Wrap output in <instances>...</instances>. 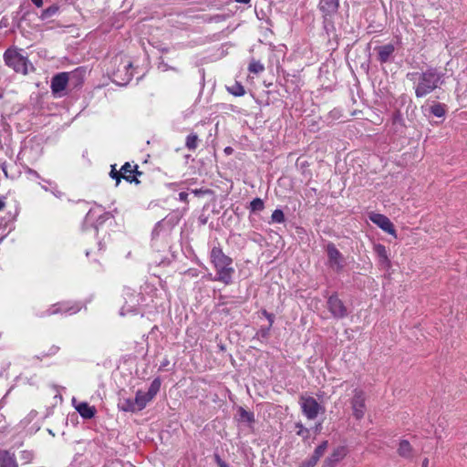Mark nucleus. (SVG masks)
Segmentation results:
<instances>
[{
    "instance_id": "nucleus-1",
    "label": "nucleus",
    "mask_w": 467,
    "mask_h": 467,
    "mask_svg": "<svg viewBox=\"0 0 467 467\" xmlns=\"http://www.w3.org/2000/svg\"><path fill=\"white\" fill-rule=\"evenodd\" d=\"M407 78L414 83L417 98L427 96L443 83V74L433 67L424 72H410Z\"/></svg>"
},
{
    "instance_id": "nucleus-2",
    "label": "nucleus",
    "mask_w": 467,
    "mask_h": 467,
    "mask_svg": "<svg viewBox=\"0 0 467 467\" xmlns=\"http://www.w3.org/2000/svg\"><path fill=\"white\" fill-rule=\"evenodd\" d=\"M211 260L216 269V277L214 280L220 281L224 285L232 283L234 269L232 266L233 260L225 255L221 248L213 247L211 251Z\"/></svg>"
},
{
    "instance_id": "nucleus-3",
    "label": "nucleus",
    "mask_w": 467,
    "mask_h": 467,
    "mask_svg": "<svg viewBox=\"0 0 467 467\" xmlns=\"http://www.w3.org/2000/svg\"><path fill=\"white\" fill-rule=\"evenodd\" d=\"M299 404L303 414L308 420H315L320 412H324L325 409L315 398L310 396H301Z\"/></svg>"
},
{
    "instance_id": "nucleus-4",
    "label": "nucleus",
    "mask_w": 467,
    "mask_h": 467,
    "mask_svg": "<svg viewBox=\"0 0 467 467\" xmlns=\"http://www.w3.org/2000/svg\"><path fill=\"white\" fill-rule=\"evenodd\" d=\"M4 57L6 65L12 67L16 72L24 75L27 74L28 60L26 57L13 50H6Z\"/></svg>"
},
{
    "instance_id": "nucleus-5",
    "label": "nucleus",
    "mask_w": 467,
    "mask_h": 467,
    "mask_svg": "<svg viewBox=\"0 0 467 467\" xmlns=\"http://www.w3.org/2000/svg\"><path fill=\"white\" fill-rule=\"evenodd\" d=\"M74 78H79V73L78 71L57 74L51 80L52 92L54 94H60Z\"/></svg>"
},
{
    "instance_id": "nucleus-6",
    "label": "nucleus",
    "mask_w": 467,
    "mask_h": 467,
    "mask_svg": "<svg viewBox=\"0 0 467 467\" xmlns=\"http://www.w3.org/2000/svg\"><path fill=\"white\" fill-rule=\"evenodd\" d=\"M329 266L336 272H340L345 266V259L339 250L332 243L327 245Z\"/></svg>"
},
{
    "instance_id": "nucleus-7",
    "label": "nucleus",
    "mask_w": 467,
    "mask_h": 467,
    "mask_svg": "<svg viewBox=\"0 0 467 467\" xmlns=\"http://www.w3.org/2000/svg\"><path fill=\"white\" fill-rule=\"evenodd\" d=\"M327 308L333 317L344 318L348 316V309L343 301L338 298L337 295L330 296L327 302Z\"/></svg>"
},
{
    "instance_id": "nucleus-8",
    "label": "nucleus",
    "mask_w": 467,
    "mask_h": 467,
    "mask_svg": "<svg viewBox=\"0 0 467 467\" xmlns=\"http://www.w3.org/2000/svg\"><path fill=\"white\" fill-rule=\"evenodd\" d=\"M353 415L357 420L363 418L365 414V393L360 389L354 390V396L351 400Z\"/></svg>"
},
{
    "instance_id": "nucleus-9",
    "label": "nucleus",
    "mask_w": 467,
    "mask_h": 467,
    "mask_svg": "<svg viewBox=\"0 0 467 467\" xmlns=\"http://www.w3.org/2000/svg\"><path fill=\"white\" fill-rule=\"evenodd\" d=\"M369 220L377 224L384 232L396 237V230L391 221L384 214L372 213L369 214Z\"/></svg>"
},
{
    "instance_id": "nucleus-10",
    "label": "nucleus",
    "mask_w": 467,
    "mask_h": 467,
    "mask_svg": "<svg viewBox=\"0 0 467 467\" xmlns=\"http://www.w3.org/2000/svg\"><path fill=\"white\" fill-rule=\"evenodd\" d=\"M347 455L346 448L339 446L324 461L323 467H335Z\"/></svg>"
},
{
    "instance_id": "nucleus-11",
    "label": "nucleus",
    "mask_w": 467,
    "mask_h": 467,
    "mask_svg": "<svg viewBox=\"0 0 467 467\" xmlns=\"http://www.w3.org/2000/svg\"><path fill=\"white\" fill-rule=\"evenodd\" d=\"M0 467H18L15 453L0 449Z\"/></svg>"
},
{
    "instance_id": "nucleus-12",
    "label": "nucleus",
    "mask_w": 467,
    "mask_h": 467,
    "mask_svg": "<svg viewBox=\"0 0 467 467\" xmlns=\"http://www.w3.org/2000/svg\"><path fill=\"white\" fill-rule=\"evenodd\" d=\"M378 51V60L380 63H386L389 60L390 57L395 51V47L392 44H387L375 48Z\"/></svg>"
},
{
    "instance_id": "nucleus-13",
    "label": "nucleus",
    "mask_w": 467,
    "mask_h": 467,
    "mask_svg": "<svg viewBox=\"0 0 467 467\" xmlns=\"http://www.w3.org/2000/svg\"><path fill=\"white\" fill-rule=\"evenodd\" d=\"M398 454L405 459H411L413 457V449L407 440L400 441Z\"/></svg>"
},
{
    "instance_id": "nucleus-14",
    "label": "nucleus",
    "mask_w": 467,
    "mask_h": 467,
    "mask_svg": "<svg viewBox=\"0 0 467 467\" xmlns=\"http://www.w3.org/2000/svg\"><path fill=\"white\" fill-rule=\"evenodd\" d=\"M76 410L84 419H91L96 413V409L89 406L87 402H81L76 406Z\"/></svg>"
},
{
    "instance_id": "nucleus-15",
    "label": "nucleus",
    "mask_w": 467,
    "mask_h": 467,
    "mask_svg": "<svg viewBox=\"0 0 467 467\" xmlns=\"http://www.w3.org/2000/svg\"><path fill=\"white\" fill-rule=\"evenodd\" d=\"M120 176L125 179L127 182H135L136 184L140 183V181L131 174L133 173V169L129 162H126L120 169Z\"/></svg>"
},
{
    "instance_id": "nucleus-16",
    "label": "nucleus",
    "mask_w": 467,
    "mask_h": 467,
    "mask_svg": "<svg viewBox=\"0 0 467 467\" xmlns=\"http://www.w3.org/2000/svg\"><path fill=\"white\" fill-rule=\"evenodd\" d=\"M150 400L151 399L149 398L145 392L138 390L134 399V404L137 405L136 409H138L140 411L143 410Z\"/></svg>"
},
{
    "instance_id": "nucleus-17",
    "label": "nucleus",
    "mask_w": 467,
    "mask_h": 467,
    "mask_svg": "<svg viewBox=\"0 0 467 467\" xmlns=\"http://www.w3.org/2000/svg\"><path fill=\"white\" fill-rule=\"evenodd\" d=\"M319 6L325 14L334 13L338 7V0H320Z\"/></svg>"
},
{
    "instance_id": "nucleus-18",
    "label": "nucleus",
    "mask_w": 467,
    "mask_h": 467,
    "mask_svg": "<svg viewBox=\"0 0 467 467\" xmlns=\"http://www.w3.org/2000/svg\"><path fill=\"white\" fill-rule=\"evenodd\" d=\"M374 251L379 258V263L382 265L389 266V260L388 257V253H387L386 247L383 244H375Z\"/></svg>"
},
{
    "instance_id": "nucleus-19",
    "label": "nucleus",
    "mask_w": 467,
    "mask_h": 467,
    "mask_svg": "<svg viewBox=\"0 0 467 467\" xmlns=\"http://www.w3.org/2000/svg\"><path fill=\"white\" fill-rule=\"evenodd\" d=\"M227 90L235 97H241L245 94L244 86L239 82H235L234 85L227 87Z\"/></svg>"
},
{
    "instance_id": "nucleus-20",
    "label": "nucleus",
    "mask_w": 467,
    "mask_h": 467,
    "mask_svg": "<svg viewBox=\"0 0 467 467\" xmlns=\"http://www.w3.org/2000/svg\"><path fill=\"white\" fill-rule=\"evenodd\" d=\"M199 138L197 134L192 133L186 138L185 146L189 150H194L198 146Z\"/></svg>"
},
{
    "instance_id": "nucleus-21",
    "label": "nucleus",
    "mask_w": 467,
    "mask_h": 467,
    "mask_svg": "<svg viewBox=\"0 0 467 467\" xmlns=\"http://www.w3.org/2000/svg\"><path fill=\"white\" fill-rule=\"evenodd\" d=\"M161 388V380L155 379L151 383L147 392H145L151 400L156 396Z\"/></svg>"
},
{
    "instance_id": "nucleus-22",
    "label": "nucleus",
    "mask_w": 467,
    "mask_h": 467,
    "mask_svg": "<svg viewBox=\"0 0 467 467\" xmlns=\"http://www.w3.org/2000/svg\"><path fill=\"white\" fill-rule=\"evenodd\" d=\"M327 446H328L327 441H322V443L315 449L314 453L311 457H313L315 460H317L318 462L319 459L324 455L325 451H327Z\"/></svg>"
},
{
    "instance_id": "nucleus-23",
    "label": "nucleus",
    "mask_w": 467,
    "mask_h": 467,
    "mask_svg": "<svg viewBox=\"0 0 467 467\" xmlns=\"http://www.w3.org/2000/svg\"><path fill=\"white\" fill-rule=\"evenodd\" d=\"M249 209L252 213L263 211L265 209L264 201L261 198H254L250 202Z\"/></svg>"
},
{
    "instance_id": "nucleus-24",
    "label": "nucleus",
    "mask_w": 467,
    "mask_h": 467,
    "mask_svg": "<svg viewBox=\"0 0 467 467\" xmlns=\"http://www.w3.org/2000/svg\"><path fill=\"white\" fill-rule=\"evenodd\" d=\"M248 70L251 73L259 74L265 70V67L260 61L253 59L248 66Z\"/></svg>"
},
{
    "instance_id": "nucleus-25",
    "label": "nucleus",
    "mask_w": 467,
    "mask_h": 467,
    "mask_svg": "<svg viewBox=\"0 0 467 467\" xmlns=\"http://www.w3.org/2000/svg\"><path fill=\"white\" fill-rule=\"evenodd\" d=\"M240 420L252 423L254 421V413L245 410L244 408L240 407L238 410Z\"/></svg>"
},
{
    "instance_id": "nucleus-26",
    "label": "nucleus",
    "mask_w": 467,
    "mask_h": 467,
    "mask_svg": "<svg viewBox=\"0 0 467 467\" xmlns=\"http://www.w3.org/2000/svg\"><path fill=\"white\" fill-rule=\"evenodd\" d=\"M136 406L137 405L134 404V400L127 399L121 402V409L125 411H139V410L136 409Z\"/></svg>"
},
{
    "instance_id": "nucleus-27",
    "label": "nucleus",
    "mask_w": 467,
    "mask_h": 467,
    "mask_svg": "<svg viewBox=\"0 0 467 467\" xmlns=\"http://www.w3.org/2000/svg\"><path fill=\"white\" fill-rule=\"evenodd\" d=\"M57 11H58V6L56 5H53L49 7H47V9L43 10L40 17L42 19L49 18V17L53 16L54 15H56L57 13Z\"/></svg>"
},
{
    "instance_id": "nucleus-28",
    "label": "nucleus",
    "mask_w": 467,
    "mask_h": 467,
    "mask_svg": "<svg viewBox=\"0 0 467 467\" xmlns=\"http://www.w3.org/2000/svg\"><path fill=\"white\" fill-rule=\"evenodd\" d=\"M296 428L297 429L296 434L302 437L304 440L308 439L310 431L306 428L301 422L296 423Z\"/></svg>"
},
{
    "instance_id": "nucleus-29",
    "label": "nucleus",
    "mask_w": 467,
    "mask_h": 467,
    "mask_svg": "<svg viewBox=\"0 0 467 467\" xmlns=\"http://www.w3.org/2000/svg\"><path fill=\"white\" fill-rule=\"evenodd\" d=\"M272 223H284L285 222V214L282 210L276 209L273 212L271 216Z\"/></svg>"
},
{
    "instance_id": "nucleus-30",
    "label": "nucleus",
    "mask_w": 467,
    "mask_h": 467,
    "mask_svg": "<svg viewBox=\"0 0 467 467\" xmlns=\"http://www.w3.org/2000/svg\"><path fill=\"white\" fill-rule=\"evenodd\" d=\"M431 112L436 117H442L445 114L444 106L441 104H435L431 107Z\"/></svg>"
},
{
    "instance_id": "nucleus-31",
    "label": "nucleus",
    "mask_w": 467,
    "mask_h": 467,
    "mask_svg": "<svg viewBox=\"0 0 467 467\" xmlns=\"http://www.w3.org/2000/svg\"><path fill=\"white\" fill-rule=\"evenodd\" d=\"M120 173H121V172H120V171H118L116 170L115 165H113V166L111 167V171H110L109 175H110V177H111L112 179H115V180H116V185H119V183L120 182V179H121Z\"/></svg>"
},
{
    "instance_id": "nucleus-32",
    "label": "nucleus",
    "mask_w": 467,
    "mask_h": 467,
    "mask_svg": "<svg viewBox=\"0 0 467 467\" xmlns=\"http://www.w3.org/2000/svg\"><path fill=\"white\" fill-rule=\"evenodd\" d=\"M20 458L28 463L33 460L34 454L32 451L26 450L21 451Z\"/></svg>"
},
{
    "instance_id": "nucleus-33",
    "label": "nucleus",
    "mask_w": 467,
    "mask_h": 467,
    "mask_svg": "<svg viewBox=\"0 0 467 467\" xmlns=\"http://www.w3.org/2000/svg\"><path fill=\"white\" fill-rule=\"evenodd\" d=\"M317 463V461L313 457H310L308 460L304 462L300 467H314Z\"/></svg>"
},
{
    "instance_id": "nucleus-34",
    "label": "nucleus",
    "mask_w": 467,
    "mask_h": 467,
    "mask_svg": "<svg viewBox=\"0 0 467 467\" xmlns=\"http://www.w3.org/2000/svg\"><path fill=\"white\" fill-rule=\"evenodd\" d=\"M79 73V78H74L72 82L68 83V85H72L74 88L78 87L82 83V72L79 70H76Z\"/></svg>"
},
{
    "instance_id": "nucleus-35",
    "label": "nucleus",
    "mask_w": 467,
    "mask_h": 467,
    "mask_svg": "<svg viewBox=\"0 0 467 467\" xmlns=\"http://www.w3.org/2000/svg\"><path fill=\"white\" fill-rule=\"evenodd\" d=\"M262 314L268 319L269 326L272 327L275 320V316L271 313H268L266 310H263Z\"/></svg>"
},
{
    "instance_id": "nucleus-36",
    "label": "nucleus",
    "mask_w": 467,
    "mask_h": 467,
    "mask_svg": "<svg viewBox=\"0 0 467 467\" xmlns=\"http://www.w3.org/2000/svg\"><path fill=\"white\" fill-rule=\"evenodd\" d=\"M270 329H271L270 326H268L265 328H261L260 333H261L262 337H267L268 335H269Z\"/></svg>"
},
{
    "instance_id": "nucleus-37",
    "label": "nucleus",
    "mask_w": 467,
    "mask_h": 467,
    "mask_svg": "<svg viewBox=\"0 0 467 467\" xmlns=\"http://www.w3.org/2000/svg\"><path fill=\"white\" fill-rule=\"evenodd\" d=\"M179 198L181 201L186 202L188 198V193L185 192H182L179 193Z\"/></svg>"
},
{
    "instance_id": "nucleus-38",
    "label": "nucleus",
    "mask_w": 467,
    "mask_h": 467,
    "mask_svg": "<svg viewBox=\"0 0 467 467\" xmlns=\"http://www.w3.org/2000/svg\"><path fill=\"white\" fill-rule=\"evenodd\" d=\"M31 1L37 7H41L43 5V0H31Z\"/></svg>"
},
{
    "instance_id": "nucleus-39",
    "label": "nucleus",
    "mask_w": 467,
    "mask_h": 467,
    "mask_svg": "<svg viewBox=\"0 0 467 467\" xmlns=\"http://www.w3.org/2000/svg\"><path fill=\"white\" fill-rule=\"evenodd\" d=\"M322 429V424L321 423H317L316 424L315 428H314V431L316 433L319 432Z\"/></svg>"
},
{
    "instance_id": "nucleus-40",
    "label": "nucleus",
    "mask_w": 467,
    "mask_h": 467,
    "mask_svg": "<svg viewBox=\"0 0 467 467\" xmlns=\"http://www.w3.org/2000/svg\"><path fill=\"white\" fill-rule=\"evenodd\" d=\"M428 466H429V459H428V458H425V459L422 461L421 467H428Z\"/></svg>"
},
{
    "instance_id": "nucleus-41",
    "label": "nucleus",
    "mask_w": 467,
    "mask_h": 467,
    "mask_svg": "<svg viewBox=\"0 0 467 467\" xmlns=\"http://www.w3.org/2000/svg\"><path fill=\"white\" fill-rule=\"evenodd\" d=\"M133 172H135L137 175H141L142 172L138 171V165L134 166Z\"/></svg>"
},
{
    "instance_id": "nucleus-42",
    "label": "nucleus",
    "mask_w": 467,
    "mask_h": 467,
    "mask_svg": "<svg viewBox=\"0 0 467 467\" xmlns=\"http://www.w3.org/2000/svg\"><path fill=\"white\" fill-rule=\"evenodd\" d=\"M5 207V202L4 200L0 199V211Z\"/></svg>"
},
{
    "instance_id": "nucleus-43",
    "label": "nucleus",
    "mask_w": 467,
    "mask_h": 467,
    "mask_svg": "<svg viewBox=\"0 0 467 467\" xmlns=\"http://www.w3.org/2000/svg\"><path fill=\"white\" fill-rule=\"evenodd\" d=\"M237 3L248 4L251 0H235Z\"/></svg>"
},
{
    "instance_id": "nucleus-44",
    "label": "nucleus",
    "mask_w": 467,
    "mask_h": 467,
    "mask_svg": "<svg viewBox=\"0 0 467 467\" xmlns=\"http://www.w3.org/2000/svg\"><path fill=\"white\" fill-rule=\"evenodd\" d=\"M51 350H52L51 353L55 354L58 350V348L57 347H52Z\"/></svg>"
},
{
    "instance_id": "nucleus-45",
    "label": "nucleus",
    "mask_w": 467,
    "mask_h": 467,
    "mask_svg": "<svg viewBox=\"0 0 467 467\" xmlns=\"http://www.w3.org/2000/svg\"><path fill=\"white\" fill-rule=\"evenodd\" d=\"M58 312V309H55V310H52V311H48V315H53V314H56Z\"/></svg>"
},
{
    "instance_id": "nucleus-46",
    "label": "nucleus",
    "mask_w": 467,
    "mask_h": 467,
    "mask_svg": "<svg viewBox=\"0 0 467 467\" xmlns=\"http://www.w3.org/2000/svg\"><path fill=\"white\" fill-rule=\"evenodd\" d=\"M218 463L220 467H227L225 463L222 462L220 460H218Z\"/></svg>"
},
{
    "instance_id": "nucleus-47",
    "label": "nucleus",
    "mask_w": 467,
    "mask_h": 467,
    "mask_svg": "<svg viewBox=\"0 0 467 467\" xmlns=\"http://www.w3.org/2000/svg\"><path fill=\"white\" fill-rule=\"evenodd\" d=\"M132 65L130 62H128L127 65L124 66V68H129Z\"/></svg>"
},
{
    "instance_id": "nucleus-48",
    "label": "nucleus",
    "mask_w": 467,
    "mask_h": 467,
    "mask_svg": "<svg viewBox=\"0 0 467 467\" xmlns=\"http://www.w3.org/2000/svg\"><path fill=\"white\" fill-rule=\"evenodd\" d=\"M231 150H232V149H231V148H226V149H225V151H226V152H230Z\"/></svg>"
}]
</instances>
